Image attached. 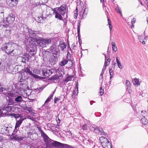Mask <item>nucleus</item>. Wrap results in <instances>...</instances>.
Returning <instances> with one entry per match:
<instances>
[{"mask_svg": "<svg viewBox=\"0 0 148 148\" xmlns=\"http://www.w3.org/2000/svg\"><path fill=\"white\" fill-rule=\"evenodd\" d=\"M57 61V58L56 57L53 56L51 59V61L53 63H55V62Z\"/></svg>", "mask_w": 148, "mask_h": 148, "instance_id": "nucleus-34", "label": "nucleus"}, {"mask_svg": "<svg viewBox=\"0 0 148 148\" xmlns=\"http://www.w3.org/2000/svg\"><path fill=\"white\" fill-rule=\"evenodd\" d=\"M141 113H142V115L145 117L144 116L145 115V113H146V111L145 110H142L141 111Z\"/></svg>", "mask_w": 148, "mask_h": 148, "instance_id": "nucleus-49", "label": "nucleus"}, {"mask_svg": "<svg viewBox=\"0 0 148 148\" xmlns=\"http://www.w3.org/2000/svg\"><path fill=\"white\" fill-rule=\"evenodd\" d=\"M78 14H77V10L76 12L75 13L74 17L75 18H76L77 17Z\"/></svg>", "mask_w": 148, "mask_h": 148, "instance_id": "nucleus-51", "label": "nucleus"}, {"mask_svg": "<svg viewBox=\"0 0 148 148\" xmlns=\"http://www.w3.org/2000/svg\"><path fill=\"white\" fill-rule=\"evenodd\" d=\"M80 22H78L77 24V32L78 33V39L79 41V44H80V40L79 38V34L80 33Z\"/></svg>", "mask_w": 148, "mask_h": 148, "instance_id": "nucleus-22", "label": "nucleus"}, {"mask_svg": "<svg viewBox=\"0 0 148 148\" xmlns=\"http://www.w3.org/2000/svg\"><path fill=\"white\" fill-rule=\"evenodd\" d=\"M116 64L115 62H113L112 66L111 67H112V68H114L115 67V66Z\"/></svg>", "mask_w": 148, "mask_h": 148, "instance_id": "nucleus-52", "label": "nucleus"}, {"mask_svg": "<svg viewBox=\"0 0 148 148\" xmlns=\"http://www.w3.org/2000/svg\"><path fill=\"white\" fill-rule=\"evenodd\" d=\"M69 81V80H68V79L67 77L64 80L65 82H68Z\"/></svg>", "mask_w": 148, "mask_h": 148, "instance_id": "nucleus-61", "label": "nucleus"}, {"mask_svg": "<svg viewBox=\"0 0 148 148\" xmlns=\"http://www.w3.org/2000/svg\"><path fill=\"white\" fill-rule=\"evenodd\" d=\"M26 86V84L23 83H21L19 84V87L22 89H24Z\"/></svg>", "mask_w": 148, "mask_h": 148, "instance_id": "nucleus-35", "label": "nucleus"}, {"mask_svg": "<svg viewBox=\"0 0 148 148\" xmlns=\"http://www.w3.org/2000/svg\"><path fill=\"white\" fill-rule=\"evenodd\" d=\"M17 130H15V129L13 131V132L12 133V134H15L17 132Z\"/></svg>", "mask_w": 148, "mask_h": 148, "instance_id": "nucleus-56", "label": "nucleus"}, {"mask_svg": "<svg viewBox=\"0 0 148 148\" xmlns=\"http://www.w3.org/2000/svg\"><path fill=\"white\" fill-rule=\"evenodd\" d=\"M49 143V145L48 147H53L56 148H62L64 147V148L66 147L67 148H70V146L69 145L62 144L57 141L53 140H51V142Z\"/></svg>", "mask_w": 148, "mask_h": 148, "instance_id": "nucleus-3", "label": "nucleus"}, {"mask_svg": "<svg viewBox=\"0 0 148 148\" xmlns=\"http://www.w3.org/2000/svg\"><path fill=\"white\" fill-rule=\"evenodd\" d=\"M4 133L5 134H9L12 132L13 129L12 128L10 127H4V128L2 129Z\"/></svg>", "mask_w": 148, "mask_h": 148, "instance_id": "nucleus-13", "label": "nucleus"}, {"mask_svg": "<svg viewBox=\"0 0 148 148\" xmlns=\"http://www.w3.org/2000/svg\"><path fill=\"white\" fill-rule=\"evenodd\" d=\"M118 12L120 14L121 16H122V13H121V10H119L118 11Z\"/></svg>", "mask_w": 148, "mask_h": 148, "instance_id": "nucleus-57", "label": "nucleus"}, {"mask_svg": "<svg viewBox=\"0 0 148 148\" xmlns=\"http://www.w3.org/2000/svg\"><path fill=\"white\" fill-rule=\"evenodd\" d=\"M40 72V70H38L36 69L34 70L33 71V72L36 74H39V72Z\"/></svg>", "mask_w": 148, "mask_h": 148, "instance_id": "nucleus-44", "label": "nucleus"}, {"mask_svg": "<svg viewBox=\"0 0 148 148\" xmlns=\"http://www.w3.org/2000/svg\"><path fill=\"white\" fill-rule=\"evenodd\" d=\"M95 132L100 135L103 134L104 133L103 129L100 127L98 126L96 127V129H95Z\"/></svg>", "mask_w": 148, "mask_h": 148, "instance_id": "nucleus-12", "label": "nucleus"}, {"mask_svg": "<svg viewBox=\"0 0 148 148\" xmlns=\"http://www.w3.org/2000/svg\"><path fill=\"white\" fill-rule=\"evenodd\" d=\"M31 75L32 76L34 77L35 78H39L40 77V76H38V75H36L34 74L33 73H32V74H31Z\"/></svg>", "mask_w": 148, "mask_h": 148, "instance_id": "nucleus-41", "label": "nucleus"}, {"mask_svg": "<svg viewBox=\"0 0 148 148\" xmlns=\"http://www.w3.org/2000/svg\"><path fill=\"white\" fill-rule=\"evenodd\" d=\"M97 126L94 125V126H92L90 127V129L91 131H95V129H96V127H97Z\"/></svg>", "mask_w": 148, "mask_h": 148, "instance_id": "nucleus-38", "label": "nucleus"}, {"mask_svg": "<svg viewBox=\"0 0 148 148\" xmlns=\"http://www.w3.org/2000/svg\"><path fill=\"white\" fill-rule=\"evenodd\" d=\"M112 43L113 50L114 52H116L117 51V48L115 45V43L113 42H112Z\"/></svg>", "mask_w": 148, "mask_h": 148, "instance_id": "nucleus-31", "label": "nucleus"}, {"mask_svg": "<svg viewBox=\"0 0 148 148\" xmlns=\"http://www.w3.org/2000/svg\"><path fill=\"white\" fill-rule=\"evenodd\" d=\"M15 16L13 14H11L5 18L6 21L9 24H11L13 23L15 20Z\"/></svg>", "mask_w": 148, "mask_h": 148, "instance_id": "nucleus-10", "label": "nucleus"}, {"mask_svg": "<svg viewBox=\"0 0 148 148\" xmlns=\"http://www.w3.org/2000/svg\"><path fill=\"white\" fill-rule=\"evenodd\" d=\"M73 77V75H70L69 76H68L67 77V78H68V80H69V81H70L72 80Z\"/></svg>", "mask_w": 148, "mask_h": 148, "instance_id": "nucleus-47", "label": "nucleus"}, {"mask_svg": "<svg viewBox=\"0 0 148 148\" xmlns=\"http://www.w3.org/2000/svg\"><path fill=\"white\" fill-rule=\"evenodd\" d=\"M99 140L103 148H112L111 143L106 138L101 136L99 138Z\"/></svg>", "mask_w": 148, "mask_h": 148, "instance_id": "nucleus-4", "label": "nucleus"}, {"mask_svg": "<svg viewBox=\"0 0 148 148\" xmlns=\"http://www.w3.org/2000/svg\"><path fill=\"white\" fill-rule=\"evenodd\" d=\"M13 101H12V100L10 99L9 100V103H10V104H12V103H13Z\"/></svg>", "mask_w": 148, "mask_h": 148, "instance_id": "nucleus-54", "label": "nucleus"}, {"mask_svg": "<svg viewBox=\"0 0 148 148\" xmlns=\"http://www.w3.org/2000/svg\"><path fill=\"white\" fill-rule=\"evenodd\" d=\"M60 100V99L58 97H55L54 98V103H56V102L58 101H59Z\"/></svg>", "mask_w": 148, "mask_h": 148, "instance_id": "nucleus-46", "label": "nucleus"}, {"mask_svg": "<svg viewBox=\"0 0 148 148\" xmlns=\"http://www.w3.org/2000/svg\"><path fill=\"white\" fill-rule=\"evenodd\" d=\"M4 88L1 87V86L0 85V92H2L3 91Z\"/></svg>", "mask_w": 148, "mask_h": 148, "instance_id": "nucleus-53", "label": "nucleus"}, {"mask_svg": "<svg viewBox=\"0 0 148 148\" xmlns=\"http://www.w3.org/2000/svg\"><path fill=\"white\" fill-rule=\"evenodd\" d=\"M24 119V118H23L22 119H21L18 121H16L15 127V130H18L19 129V127Z\"/></svg>", "mask_w": 148, "mask_h": 148, "instance_id": "nucleus-16", "label": "nucleus"}, {"mask_svg": "<svg viewBox=\"0 0 148 148\" xmlns=\"http://www.w3.org/2000/svg\"><path fill=\"white\" fill-rule=\"evenodd\" d=\"M3 139V137L1 136V135H0V141H1Z\"/></svg>", "mask_w": 148, "mask_h": 148, "instance_id": "nucleus-60", "label": "nucleus"}, {"mask_svg": "<svg viewBox=\"0 0 148 148\" xmlns=\"http://www.w3.org/2000/svg\"><path fill=\"white\" fill-rule=\"evenodd\" d=\"M70 62V65L72 66L73 65V62H72V61H70L69 62V63Z\"/></svg>", "mask_w": 148, "mask_h": 148, "instance_id": "nucleus-64", "label": "nucleus"}, {"mask_svg": "<svg viewBox=\"0 0 148 148\" xmlns=\"http://www.w3.org/2000/svg\"><path fill=\"white\" fill-rule=\"evenodd\" d=\"M59 78V76L58 75H55L52 77L50 78V80H55L58 79Z\"/></svg>", "mask_w": 148, "mask_h": 148, "instance_id": "nucleus-33", "label": "nucleus"}, {"mask_svg": "<svg viewBox=\"0 0 148 148\" xmlns=\"http://www.w3.org/2000/svg\"><path fill=\"white\" fill-rule=\"evenodd\" d=\"M11 110V107L9 105H5L0 109V116H5L7 112Z\"/></svg>", "mask_w": 148, "mask_h": 148, "instance_id": "nucleus-5", "label": "nucleus"}, {"mask_svg": "<svg viewBox=\"0 0 148 148\" xmlns=\"http://www.w3.org/2000/svg\"><path fill=\"white\" fill-rule=\"evenodd\" d=\"M49 49L52 53L56 55H57L60 51V49L55 44L52 45Z\"/></svg>", "mask_w": 148, "mask_h": 148, "instance_id": "nucleus-8", "label": "nucleus"}, {"mask_svg": "<svg viewBox=\"0 0 148 148\" xmlns=\"http://www.w3.org/2000/svg\"><path fill=\"white\" fill-rule=\"evenodd\" d=\"M4 18L3 12H1L0 13V21L3 19Z\"/></svg>", "mask_w": 148, "mask_h": 148, "instance_id": "nucleus-39", "label": "nucleus"}, {"mask_svg": "<svg viewBox=\"0 0 148 148\" xmlns=\"http://www.w3.org/2000/svg\"><path fill=\"white\" fill-rule=\"evenodd\" d=\"M6 2L8 5L12 7L16 5L18 1H16L14 0H6Z\"/></svg>", "mask_w": 148, "mask_h": 148, "instance_id": "nucleus-11", "label": "nucleus"}, {"mask_svg": "<svg viewBox=\"0 0 148 148\" xmlns=\"http://www.w3.org/2000/svg\"><path fill=\"white\" fill-rule=\"evenodd\" d=\"M13 138L14 140L17 141H19L23 140V137L19 136L17 135H15L13 136Z\"/></svg>", "mask_w": 148, "mask_h": 148, "instance_id": "nucleus-20", "label": "nucleus"}, {"mask_svg": "<svg viewBox=\"0 0 148 148\" xmlns=\"http://www.w3.org/2000/svg\"><path fill=\"white\" fill-rule=\"evenodd\" d=\"M67 5L66 4H63L60 7L56 8L58 12L62 15H64L66 12V8Z\"/></svg>", "mask_w": 148, "mask_h": 148, "instance_id": "nucleus-7", "label": "nucleus"}, {"mask_svg": "<svg viewBox=\"0 0 148 148\" xmlns=\"http://www.w3.org/2000/svg\"><path fill=\"white\" fill-rule=\"evenodd\" d=\"M116 59L118 67L120 69H122L123 68L121 64V62L119 60L117 57L116 58Z\"/></svg>", "mask_w": 148, "mask_h": 148, "instance_id": "nucleus-30", "label": "nucleus"}, {"mask_svg": "<svg viewBox=\"0 0 148 148\" xmlns=\"http://www.w3.org/2000/svg\"><path fill=\"white\" fill-rule=\"evenodd\" d=\"M28 91H29V93H27V90L25 91L24 92L26 94L25 95L26 96H29L31 93V92H30L31 91L30 90H28Z\"/></svg>", "mask_w": 148, "mask_h": 148, "instance_id": "nucleus-45", "label": "nucleus"}, {"mask_svg": "<svg viewBox=\"0 0 148 148\" xmlns=\"http://www.w3.org/2000/svg\"><path fill=\"white\" fill-rule=\"evenodd\" d=\"M11 27L9 25H7L4 27V35L5 36H8L10 35L11 33Z\"/></svg>", "mask_w": 148, "mask_h": 148, "instance_id": "nucleus-9", "label": "nucleus"}, {"mask_svg": "<svg viewBox=\"0 0 148 148\" xmlns=\"http://www.w3.org/2000/svg\"><path fill=\"white\" fill-rule=\"evenodd\" d=\"M141 36H138V39L139 40H140V42H141Z\"/></svg>", "mask_w": 148, "mask_h": 148, "instance_id": "nucleus-59", "label": "nucleus"}, {"mask_svg": "<svg viewBox=\"0 0 148 148\" xmlns=\"http://www.w3.org/2000/svg\"><path fill=\"white\" fill-rule=\"evenodd\" d=\"M0 70L1 71H4L7 68V63H1L0 62Z\"/></svg>", "mask_w": 148, "mask_h": 148, "instance_id": "nucleus-18", "label": "nucleus"}, {"mask_svg": "<svg viewBox=\"0 0 148 148\" xmlns=\"http://www.w3.org/2000/svg\"><path fill=\"white\" fill-rule=\"evenodd\" d=\"M103 89L101 87L100 88V91L99 92L100 96L103 95Z\"/></svg>", "mask_w": 148, "mask_h": 148, "instance_id": "nucleus-42", "label": "nucleus"}, {"mask_svg": "<svg viewBox=\"0 0 148 148\" xmlns=\"http://www.w3.org/2000/svg\"><path fill=\"white\" fill-rule=\"evenodd\" d=\"M132 81L134 82V84L135 85H139L140 84L139 80L136 78L132 80Z\"/></svg>", "mask_w": 148, "mask_h": 148, "instance_id": "nucleus-27", "label": "nucleus"}, {"mask_svg": "<svg viewBox=\"0 0 148 148\" xmlns=\"http://www.w3.org/2000/svg\"><path fill=\"white\" fill-rule=\"evenodd\" d=\"M136 21V19L135 18H133L131 21V23L132 24L134 23Z\"/></svg>", "mask_w": 148, "mask_h": 148, "instance_id": "nucleus-50", "label": "nucleus"}, {"mask_svg": "<svg viewBox=\"0 0 148 148\" xmlns=\"http://www.w3.org/2000/svg\"><path fill=\"white\" fill-rule=\"evenodd\" d=\"M15 101L16 103L21 102L23 101L22 97L21 96H18L15 98Z\"/></svg>", "mask_w": 148, "mask_h": 148, "instance_id": "nucleus-23", "label": "nucleus"}, {"mask_svg": "<svg viewBox=\"0 0 148 148\" xmlns=\"http://www.w3.org/2000/svg\"><path fill=\"white\" fill-rule=\"evenodd\" d=\"M125 85L126 87H127V90L129 91L130 90L131 84L130 82L128 80H126L125 82Z\"/></svg>", "mask_w": 148, "mask_h": 148, "instance_id": "nucleus-24", "label": "nucleus"}, {"mask_svg": "<svg viewBox=\"0 0 148 148\" xmlns=\"http://www.w3.org/2000/svg\"><path fill=\"white\" fill-rule=\"evenodd\" d=\"M111 61V59L110 58L107 59V60L106 61V59H105V64L104 65V67H106L109 64V63Z\"/></svg>", "mask_w": 148, "mask_h": 148, "instance_id": "nucleus-32", "label": "nucleus"}, {"mask_svg": "<svg viewBox=\"0 0 148 148\" xmlns=\"http://www.w3.org/2000/svg\"><path fill=\"white\" fill-rule=\"evenodd\" d=\"M108 24L109 25V27L110 30V33H111V30L112 29V26L110 24V21L108 18Z\"/></svg>", "mask_w": 148, "mask_h": 148, "instance_id": "nucleus-37", "label": "nucleus"}, {"mask_svg": "<svg viewBox=\"0 0 148 148\" xmlns=\"http://www.w3.org/2000/svg\"><path fill=\"white\" fill-rule=\"evenodd\" d=\"M21 61L24 64H25V62L26 61L28 62L29 61V59L27 57H21L20 58Z\"/></svg>", "mask_w": 148, "mask_h": 148, "instance_id": "nucleus-21", "label": "nucleus"}, {"mask_svg": "<svg viewBox=\"0 0 148 148\" xmlns=\"http://www.w3.org/2000/svg\"><path fill=\"white\" fill-rule=\"evenodd\" d=\"M41 136L43 138L44 141L47 147H49V143L51 142V140H52L50 139L47 135L45 134L43 131L41 132Z\"/></svg>", "mask_w": 148, "mask_h": 148, "instance_id": "nucleus-6", "label": "nucleus"}, {"mask_svg": "<svg viewBox=\"0 0 148 148\" xmlns=\"http://www.w3.org/2000/svg\"><path fill=\"white\" fill-rule=\"evenodd\" d=\"M27 107L26 106H24L23 107V109L24 110H26L27 109Z\"/></svg>", "mask_w": 148, "mask_h": 148, "instance_id": "nucleus-58", "label": "nucleus"}, {"mask_svg": "<svg viewBox=\"0 0 148 148\" xmlns=\"http://www.w3.org/2000/svg\"><path fill=\"white\" fill-rule=\"evenodd\" d=\"M30 113H31V114H32V115H33L34 116L35 114H36L35 113L32 112H32H30Z\"/></svg>", "mask_w": 148, "mask_h": 148, "instance_id": "nucleus-62", "label": "nucleus"}, {"mask_svg": "<svg viewBox=\"0 0 148 148\" xmlns=\"http://www.w3.org/2000/svg\"><path fill=\"white\" fill-rule=\"evenodd\" d=\"M50 71V70H42V74L43 75H46L45 74L49 75Z\"/></svg>", "mask_w": 148, "mask_h": 148, "instance_id": "nucleus-28", "label": "nucleus"}, {"mask_svg": "<svg viewBox=\"0 0 148 148\" xmlns=\"http://www.w3.org/2000/svg\"><path fill=\"white\" fill-rule=\"evenodd\" d=\"M59 46L62 51H63L64 49L66 48V46L65 42L62 41L60 42Z\"/></svg>", "mask_w": 148, "mask_h": 148, "instance_id": "nucleus-19", "label": "nucleus"}, {"mask_svg": "<svg viewBox=\"0 0 148 148\" xmlns=\"http://www.w3.org/2000/svg\"><path fill=\"white\" fill-rule=\"evenodd\" d=\"M103 76H100V80H101L103 81Z\"/></svg>", "mask_w": 148, "mask_h": 148, "instance_id": "nucleus-55", "label": "nucleus"}, {"mask_svg": "<svg viewBox=\"0 0 148 148\" xmlns=\"http://www.w3.org/2000/svg\"><path fill=\"white\" fill-rule=\"evenodd\" d=\"M53 10V13H54L55 14V18L58 19L62 20V17L61 16V15H60L59 14V12H58L57 11V10H56V9L54 8Z\"/></svg>", "mask_w": 148, "mask_h": 148, "instance_id": "nucleus-14", "label": "nucleus"}, {"mask_svg": "<svg viewBox=\"0 0 148 148\" xmlns=\"http://www.w3.org/2000/svg\"><path fill=\"white\" fill-rule=\"evenodd\" d=\"M68 60L67 59H63L60 62V65L62 66H64L68 62Z\"/></svg>", "mask_w": 148, "mask_h": 148, "instance_id": "nucleus-25", "label": "nucleus"}, {"mask_svg": "<svg viewBox=\"0 0 148 148\" xmlns=\"http://www.w3.org/2000/svg\"><path fill=\"white\" fill-rule=\"evenodd\" d=\"M24 71L26 73H28L29 75H31L32 73L30 70V69L28 68H27L25 69Z\"/></svg>", "mask_w": 148, "mask_h": 148, "instance_id": "nucleus-36", "label": "nucleus"}, {"mask_svg": "<svg viewBox=\"0 0 148 148\" xmlns=\"http://www.w3.org/2000/svg\"><path fill=\"white\" fill-rule=\"evenodd\" d=\"M63 69L62 68H60L59 69H57V71H58V70H59V71H59V70H60L61 71H62V70Z\"/></svg>", "mask_w": 148, "mask_h": 148, "instance_id": "nucleus-63", "label": "nucleus"}, {"mask_svg": "<svg viewBox=\"0 0 148 148\" xmlns=\"http://www.w3.org/2000/svg\"><path fill=\"white\" fill-rule=\"evenodd\" d=\"M17 47V45L15 43L10 42L4 44L1 47V49L7 54H11L14 51Z\"/></svg>", "mask_w": 148, "mask_h": 148, "instance_id": "nucleus-1", "label": "nucleus"}, {"mask_svg": "<svg viewBox=\"0 0 148 148\" xmlns=\"http://www.w3.org/2000/svg\"><path fill=\"white\" fill-rule=\"evenodd\" d=\"M88 9L87 8H85L84 10V12L83 13L82 17L83 18H85L88 13Z\"/></svg>", "mask_w": 148, "mask_h": 148, "instance_id": "nucleus-29", "label": "nucleus"}, {"mask_svg": "<svg viewBox=\"0 0 148 148\" xmlns=\"http://www.w3.org/2000/svg\"><path fill=\"white\" fill-rule=\"evenodd\" d=\"M53 97V94H51L50 96L48 97L46 100L44 104L43 105V106H46L47 107V106L48 103L50 101H51V100L52 98Z\"/></svg>", "mask_w": 148, "mask_h": 148, "instance_id": "nucleus-17", "label": "nucleus"}, {"mask_svg": "<svg viewBox=\"0 0 148 148\" xmlns=\"http://www.w3.org/2000/svg\"><path fill=\"white\" fill-rule=\"evenodd\" d=\"M109 72L110 73V76L114 74L113 71L112 70V67L110 68L109 70Z\"/></svg>", "mask_w": 148, "mask_h": 148, "instance_id": "nucleus-43", "label": "nucleus"}, {"mask_svg": "<svg viewBox=\"0 0 148 148\" xmlns=\"http://www.w3.org/2000/svg\"><path fill=\"white\" fill-rule=\"evenodd\" d=\"M87 128V125L86 124H85L83 125L82 126V129L84 130H86Z\"/></svg>", "mask_w": 148, "mask_h": 148, "instance_id": "nucleus-40", "label": "nucleus"}, {"mask_svg": "<svg viewBox=\"0 0 148 148\" xmlns=\"http://www.w3.org/2000/svg\"><path fill=\"white\" fill-rule=\"evenodd\" d=\"M148 120L145 117L142 118L140 120L141 123L144 125H146L148 123Z\"/></svg>", "mask_w": 148, "mask_h": 148, "instance_id": "nucleus-26", "label": "nucleus"}, {"mask_svg": "<svg viewBox=\"0 0 148 148\" xmlns=\"http://www.w3.org/2000/svg\"><path fill=\"white\" fill-rule=\"evenodd\" d=\"M35 42L34 43L35 45H34V47H36V46L39 45L40 46L42 47H46V44H49L51 42V38H43L41 37H39L36 39Z\"/></svg>", "mask_w": 148, "mask_h": 148, "instance_id": "nucleus-2", "label": "nucleus"}, {"mask_svg": "<svg viewBox=\"0 0 148 148\" xmlns=\"http://www.w3.org/2000/svg\"><path fill=\"white\" fill-rule=\"evenodd\" d=\"M27 111H28L29 113L30 112H32V108L31 107H27V109L26 110Z\"/></svg>", "mask_w": 148, "mask_h": 148, "instance_id": "nucleus-48", "label": "nucleus"}, {"mask_svg": "<svg viewBox=\"0 0 148 148\" xmlns=\"http://www.w3.org/2000/svg\"><path fill=\"white\" fill-rule=\"evenodd\" d=\"M27 31L29 32V35L32 36H36V35L40 34V33L38 31H32L30 29H27Z\"/></svg>", "mask_w": 148, "mask_h": 148, "instance_id": "nucleus-15", "label": "nucleus"}]
</instances>
